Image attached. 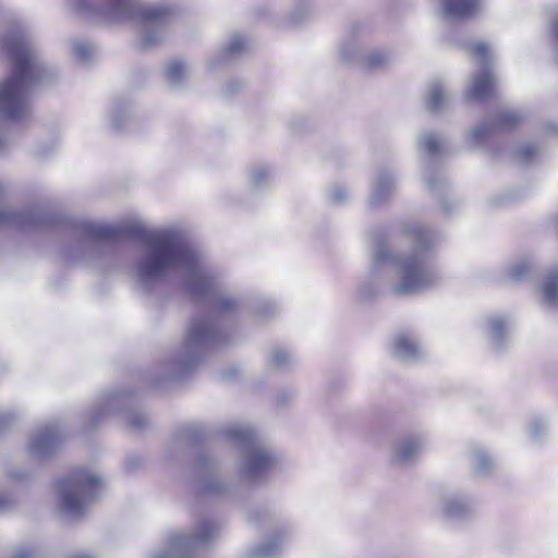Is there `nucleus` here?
<instances>
[{"label":"nucleus","instance_id":"nucleus-18","mask_svg":"<svg viewBox=\"0 0 558 558\" xmlns=\"http://www.w3.org/2000/svg\"><path fill=\"white\" fill-rule=\"evenodd\" d=\"M439 508L446 518L460 520L473 512L474 501L465 495L449 493L440 497Z\"/></svg>","mask_w":558,"mask_h":558},{"label":"nucleus","instance_id":"nucleus-23","mask_svg":"<svg viewBox=\"0 0 558 558\" xmlns=\"http://www.w3.org/2000/svg\"><path fill=\"white\" fill-rule=\"evenodd\" d=\"M418 148L430 158L444 155L446 138L438 132L424 131L420 134Z\"/></svg>","mask_w":558,"mask_h":558},{"label":"nucleus","instance_id":"nucleus-22","mask_svg":"<svg viewBox=\"0 0 558 558\" xmlns=\"http://www.w3.org/2000/svg\"><path fill=\"white\" fill-rule=\"evenodd\" d=\"M450 94L441 81H434L426 94L425 104L430 113L439 114L449 108Z\"/></svg>","mask_w":558,"mask_h":558},{"label":"nucleus","instance_id":"nucleus-47","mask_svg":"<svg viewBox=\"0 0 558 558\" xmlns=\"http://www.w3.org/2000/svg\"><path fill=\"white\" fill-rule=\"evenodd\" d=\"M553 31H554V38H555L554 58H555V62L558 64V19L556 20V22L553 25Z\"/></svg>","mask_w":558,"mask_h":558},{"label":"nucleus","instance_id":"nucleus-46","mask_svg":"<svg viewBox=\"0 0 558 558\" xmlns=\"http://www.w3.org/2000/svg\"><path fill=\"white\" fill-rule=\"evenodd\" d=\"M10 558H34V551L29 548H17Z\"/></svg>","mask_w":558,"mask_h":558},{"label":"nucleus","instance_id":"nucleus-52","mask_svg":"<svg viewBox=\"0 0 558 558\" xmlns=\"http://www.w3.org/2000/svg\"><path fill=\"white\" fill-rule=\"evenodd\" d=\"M441 205H442V207H444V210H446V211H449V210H450V209L448 208V206H447V201H446V199H444V201L441 202Z\"/></svg>","mask_w":558,"mask_h":558},{"label":"nucleus","instance_id":"nucleus-35","mask_svg":"<svg viewBox=\"0 0 558 558\" xmlns=\"http://www.w3.org/2000/svg\"><path fill=\"white\" fill-rule=\"evenodd\" d=\"M72 49L75 59L82 63H87L95 54V46L83 39L74 40Z\"/></svg>","mask_w":558,"mask_h":558},{"label":"nucleus","instance_id":"nucleus-21","mask_svg":"<svg viewBox=\"0 0 558 558\" xmlns=\"http://www.w3.org/2000/svg\"><path fill=\"white\" fill-rule=\"evenodd\" d=\"M365 46L362 38L353 31H348L339 46V57L343 62L359 64L362 61Z\"/></svg>","mask_w":558,"mask_h":558},{"label":"nucleus","instance_id":"nucleus-25","mask_svg":"<svg viewBox=\"0 0 558 558\" xmlns=\"http://www.w3.org/2000/svg\"><path fill=\"white\" fill-rule=\"evenodd\" d=\"M205 438V430L201 426H187L178 434L169 444V450L173 452L178 448L186 449L198 444Z\"/></svg>","mask_w":558,"mask_h":558},{"label":"nucleus","instance_id":"nucleus-51","mask_svg":"<svg viewBox=\"0 0 558 558\" xmlns=\"http://www.w3.org/2000/svg\"><path fill=\"white\" fill-rule=\"evenodd\" d=\"M72 558H94V557L90 555H86V554H80V555L73 556Z\"/></svg>","mask_w":558,"mask_h":558},{"label":"nucleus","instance_id":"nucleus-50","mask_svg":"<svg viewBox=\"0 0 558 558\" xmlns=\"http://www.w3.org/2000/svg\"><path fill=\"white\" fill-rule=\"evenodd\" d=\"M546 129L548 132L555 134V135H558V122H549L547 125H546Z\"/></svg>","mask_w":558,"mask_h":558},{"label":"nucleus","instance_id":"nucleus-10","mask_svg":"<svg viewBox=\"0 0 558 558\" xmlns=\"http://www.w3.org/2000/svg\"><path fill=\"white\" fill-rule=\"evenodd\" d=\"M218 465V459L207 449L201 448L197 450L194 468L198 474V492L210 497L235 498L240 484L219 475L216 472Z\"/></svg>","mask_w":558,"mask_h":558},{"label":"nucleus","instance_id":"nucleus-14","mask_svg":"<svg viewBox=\"0 0 558 558\" xmlns=\"http://www.w3.org/2000/svg\"><path fill=\"white\" fill-rule=\"evenodd\" d=\"M439 17L449 22H464L478 14L483 0H433Z\"/></svg>","mask_w":558,"mask_h":558},{"label":"nucleus","instance_id":"nucleus-29","mask_svg":"<svg viewBox=\"0 0 558 558\" xmlns=\"http://www.w3.org/2000/svg\"><path fill=\"white\" fill-rule=\"evenodd\" d=\"M472 471L478 476H487L494 470L495 462L486 449L474 447L471 450Z\"/></svg>","mask_w":558,"mask_h":558},{"label":"nucleus","instance_id":"nucleus-13","mask_svg":"<svg viewBox=\"0 0 558 558\" xmlns=\"http://www.w3.org/2000/svg\"><path fill=\"white\" fill-rule=\"evenodd\" d=\"M63 441L57 422H50L38 427L29 437L28 453L35 459H46L52 456Z\"/></svg>","mask_w":558,"mask_h":558},{"label":"nucleus","instance_id":"nucleus-43","mask_svg":"<svg viewBox=\"0 0 558 558\" xmlns=\"http://www.w3.org/2000/svg\"><path fill=\"white\" fill-rule=\"evenodd\" d=\"M379 294L377 288L372 287V284L365 283L359 288V296L363 301L371 300Z\"/></svg>","mask_w":558,"mask_h":558},{"label":"nucleus","instance_id":"nucleus-39","mask_svg":"<svg viewBox=\"0 0 558 558\" xmlns=\"http://www.w3.org/2000/svg\"><path fill=\"white\" fill-rule=\"evenodd\" d=\"M253 311L260 317H269L277 312L275 302L270 300H259L253 303Z\"/></svg>","mask_w":558,"mask_h":558},{"label":"nucleus","instance_id":"nucleus-9","mask_svg":"<svg viewBox=\"0 0 558 558\" xmlns=\"http://www.w3.org/2000/svg\"><path fill=\"white\" fill-rule=\"evenodd\" d=\"M218 532L219 525L215 521L202 519L191 534L171 535L166 547L154 553L151 558H194L209 547Z\"/></svg>","mask_w":558,"mask_h":558},{"label":"nucleus","instance_id":"nucleus-4","mask_svg":"<svg viewBox=\"0 0 558 558\" xmlns=\"http://www.w3.org/2000/svg\"><path fill=\"white\" fill-rule=\"evenodd\" d=\"M0 53L11 63L10 74L0 82V116L21 121L29 113V97L37 85L59 78V70L44 54L32 31L13 22L0 35Z\"/></svg>","mask_w":558,"mask_h":558},{"label":"nucleus","instance_id":"nucleus-28","mask_svg":"<svg viewBox=\"0 0 558 558\" xmlns=\"http://www.w3.org/2000/svg\"><path fill=\"white\" fill-rule=\"evenodd\" d=\"M245 49L244 39L240 35H234L230 41L210 59V66L214 68L220 62H227L236 59Z\"/></svg>","mask_w":558,"mask_h":558},{"label":"nucleus","instance_id":"nucleus-37","mask_svg":"<svg viewBox=\"0 0 558 558\" xmlns=\"http://www.w3.org/2000/svg\"><path fill=\"white\" fill-rule=\"evenodd\" d=\"M539 148L532 143H523L518 147L517 156L524 165H530L538 156Z\"/></svg>","mask_w":558,"mask_h":558},{"label":"nucleus","instance_id":"nucleus-5","mask_svg":"<svg viewBox=\"0 0 558 558\" xmlns=\"http://www.w3.org/2000/svg\"><path fill=\"white\" fill-rule=\"evenodd\" d=\"M83 17L108 23L136 22L142 26V48L162 41L174 13L170 3H134L132 0H66Z\"/></svg>","mask_w":558,"mask_h":558},{"label":"nucleus","instance_id":"nucleus-26","mask_svg":"<svg viewBox=\"0 0 558 558\" xmlns=\"http://www.w3.org/2000/svg\"><path fill=\"white\" fill-rule=\"evenodd\" d=\"M274 180V169L268 165H255L248 171V186L253 192L268 187Z\"/></svg>","mask_w":558,"mask_h":558},{"label":"nucleus","instance_id":"nucleus-2","mask_svg":"<svg viewBox=\"0 0 558 558\" xmlns=\"http://www.w3.org/2000/svg\"><path fill=\"white\" fill-rule=\"evenodd\" d=\"M197 260L210 274L197 278L199 291L194 293L187 284L191 268L180 266L178 270L183 275V290L194 301L211 302L214 311L190 320L181 344L163 362L161 376L154 379L157 387L166 380L183 377L197 367L210 351L230 345L238 339V323L233 316L246 305L247 299L243 295L222 293L219 269L210 265L198 252Z\"/></svg>","mask_w":558,"mask_h":558},{"label":"nucleus","instance_id":"nucleus-42","mask_svg":"<svg viewBox=\"0 0 558 558\" xmlns=\"http://www.w3.org/2000/svg\"><path fill=\"white\" fill-rule=\"evenodd\" d=\"M7 476L14 482H23L29 477V473L24 466H12L7 471Z\"/></svg>","mask_w":558,"mask_h":558},{"label":"nucleus","instance_id":"nucleus-20","mask_svg":"<svg viewBox=\"0 0 558 558\" xmlns=\"http://www.w3.org/2000/svg\"><path fill=\"white\" fill-rule=\"evenodd\" d=\"M537 290L546 307L558 308V268L556 266H550L543 271Z\"/></svg>","mask_w":558,"mask_h":558},{"label":"nucleus","instance_id":"nucleus-32","mask_svg":"<svg viewBox=\"0 0 558 558\" xmlns=\"http://www.w3.org/2000/svg\"><path fill=\"white\" fill-rule=\"evenodd\" d=\"M533 269V262L530 257H520L513 260L507 269V280L510 282H520L529 277Z\"/></svg>","mask_w":558,"mask_h":558},{"label":"nucleus","instance_id":"nucleus-15","mask_svg":"<svg viewBox=\"0 0 558 558\" xmlns=\"http://www.w3.org/2000/svg\"><path fill=\"white\" fill-rule=\"evenodd\" d=\"M512 320L509 316L494 314L487 317L485 333L495 352L505 351L512 342Z\"/></svg>","mask_w":558,"mask_h":558},{"label":"nucleus","instance_id":"nucleus-24","mask_svg":"<svg viewBox=\"0 0 558 558\" xmlns=\"http://www.w3.org/2000/svg\"><path fill=\"white\" fill-rule=\"evenodd\" d=\"M295 364L294 354L286 347L275 345L268 351L267 365L278 372H288Z\"/></svg>","mask_w":558,"mask_h":558},{"label":"nucleus","instance_id":"nucleus-40","mask_svg":"<svg viewBox=\"0 0 558 558\" xmlns=\"http://www.w3.org/2000/svg\"><path fill=\"white\" fill-rule=\"evenodd\" d=\"M126 110L124 106L117 104L111 110V124L116 129H121L123 126L124 118Z\"/></svg>","mask_w":558,"mask_h":558},{"label":"nucleus","instance_id":"nucleus-17","mask_svg":"<svg viewBox=\"0 0 558 558\" xmlns=\"http://www.w3.org/2000/svg\"><path fill=\"white\" fill-rule=\"evenodd\" d=\"M427 445L423 435L405 436L398 441L395 447L392 460L398 465H409L413 463Z\"/></svg>","mask_w":558,"mask_h":558},{"label":"nucleus","instance_id":"nucleus-8","mask_svg":"<svg viewBox=\"0 0 558 558\" xmlns=\"http://www.w3.org/2000/svg\"><path fill=\"white\" fill-rule=\"evenodd\" d=\"M113 415L121 417L133 429L140 430L147 425V416L137 408L135 397L126 390L102 393L90 411L88 425L96 427Z\"/></svg>","mask_w":558,"mask_h":558},{"label":"nucleus","instance_id":"nucleus-7","mask_svg":"<svg viewBox=\"0 0 558 558\" xmlns=\"http://www.w3.org/2000/svg\"><path fill=\"white\" fill-rule=\"evenodd\" d=\"M101 478L85 470L75 469L58 482V504L69 518L81 517L87 505L101 492Z\"/></svg>","mask_w":558,"mask_h":558},{"label":"nucleus","instance_id":"nucleus-3","mask_svg":"<svg viewBox=\"0 0 558 558\" xmlns=\"http://www.w3.org/2000/svg\"><path fill=\"white\" fill-rule=\"evenodd\" d=\"M395 241L407 247L392 250L385 239L374 238L369 248L374 267L390 265L393 278L387 291L396 296H409L437 287L442 275L436 265L438 233L433 228L405 221L398 226Z\"/></svg>","mask_w":558,"mask_h":558},{"label":"nucleus","instance_id":"nucleus-30","mask_svg":"<svg viewBox=\"0 0 558 558\" xmlns=\"http://www.w3.org/2000/svg\"><path fill=\"white\" fill-rule=\"evenodd\" d=\"M391 59V53L385 49L365 50L360 65L367 70H380L386 68Z\"/></svg>","mask_w":558,"mask_h":558},{"label":"nucleus","instance_id":"nucleus-45","mask_svg":"<svg viewBox=\"0 0 558 558\" xmlns=\"http://www.w3.org/2000/svg\"><path fill=\"white\" fill-rule=\"evenodd\" d=\"M12 507H13V499L10 496L0 493V512L8 511Z\"/></svg>","mask_w":558,"mask_h":558},{"label":"nucleus","instance_id":"nucleus-38","mask_svg":"<svg viewBox=\"0 0 558 558\" xmlns=\"http://www.w3.org/2000/svg\"><path fill=\"white\" fill-rule=\"evenodd\" d=\"M310 16L308 9L303 5L295 9L293 12L289 14L282 22V27H295L302 24Z\"/></svg>","mask_w":558,"mask_h":558},{"label":"nucleus","instance_id":"nucleus-12","mask_svg":"<svg viewBox=\"0 0 558 558\" xmlns=\"http://www.w3.org/2000/svg\"><path fill=\"white\" fill-rule=\"evenodd\" d=\"M476 58L480 70L473 75L465 96L470 100H484L495 93V78L492 73V54L487 44L478 41L470 47Z\"/></svg>","mask_w":558,"mask_h":558},{"label":"nucleus","instance_id":"nucleus-31","mask_svg":"<svg viewBox=\"0 0 558 558\" xmlns=\"http://www.w3.org/2000/svg\"><path fill=\"white\" fill-rule=\"evenodd\" d=\"M165 74L171 87H181L189 75V65L181 60H172L168 63Z\"/></svg>","mask_w":558,"mask_h":558},{"label":"nucleus","instance_id":"nucleus-44","mask_svg":"<svg viewBox=\"0 0 558 558\" xmlns=\"http://www.w3.org/2000/svg\"><path fill=\"white\" fill-rule=\"evenodd\" d=\"M295 391L292 389H281L277 393V401L280 405L286 407L295 399Z\"/></svg>","mask_w":558,"mask_h":558},{"label":"nucleus","instance_id":"nucleus-27","mask_svg":"<svg viewBox=\"0 0 558 558\" xmlns=\"http://www.w3.org/2000/svg\"><path fill=\"white\" fill-rule=\"evenodd\" d=\"M523 119L524 116L521 111L507 108L497 111L489 120L496 132H504L515 128Z\"/></svg>","mask_w":558,"mask_h":558},{"label":"nucleus","instance_id":"nucleus-53","mask_svg":"<svg viewBox=\"0 0 558 558\" xmlns=\"http://www.w3.org/2000/svg\"><path fill=\"white\" fill-rule=\"evenodd\" d=\"M3 145H4L3 137H2V136H0V148H2V147H3Z\"/></svg>","mask_w":558,"mask_h":558},{"label":"nucleus","instance_id":"nucleus-16","mask_svg":"<svg viewBox=\"0 0 558 558\" xmlns=\"http://www.w3.org/2000/svg\"><path fill=\"white\" fill-rule=\"evenodd\" d=\"M397 190V177L391 169H378L373 178L368 203L379 206L389 201Z\"/></svg>","mask_w":558,"mask_h":558},{"label":"nucleus","instance_id":"nucleus-49","mask_svg":"<svg viewBox=\"0 0 558 558\" xmlns=\"http://www.w3.org/2000/svg\"><path fill=\"white\" fill-rule=\"evenodd\" d=\"M242 86L240 82H231L226 85V94H233Z\"/></svg>","mask_w":558,"mask_h":558},{"label":"nucleus","instance_id":"nucleus-1","mask_svg":"<svg viewBox=\"0 0 558 558\" xmlns=\"http://www.w3.org/2000/svg\"><path fill=\"white\" fill-rule=\"evenodd\" d=\"M0 226L20 229L63 227L72 238L61 247L63 259L99 270H105L113 257V247L107 241L140 239L142 248L133 262L132 274L136 288L145 293L154 291L180 266L191 268L187 284L194 293L199 291L197 278L209 274L198 263L197 251L177 228L146 231L142 223L134 220L101 223L70 218L43 207L15 210L1 206Z\"/></svg>","mask_w":558,"mask_h":558},{"label":"nucleus","instance_id":"nucleus-11","mask_svg":"<svg viewBox=\"0 0 558 558\" xmlns=\"http://www.w3.org/2000/svg\"><path fill=\"white\" fill-rule=\"evenodd\" d=\"M244 512L251 523L274 524L277 527L270 539L247 548L246 556L250 558H278L282 546L290 539L293 533L291 523L280 520L265 508H244Z\"/></svg>","mask_w":558,"mask_h":558},{"label":"nucleus","instance_id":"nucleus-6","mask_svg":"<svg viewBox=\"0 0 558 558\" xmlns=\"http://www.w3.org/2000/svg\"><path fill=\"white\" fill-rule=\"evenodd\" d=\"M227 440L243 450L240 473L242 478L257 482L279 462L276 451L267 447L247 425L230 424L222 429Z\"/></svg>","mask_w":558,"mask_h":558},{"label":"nucleus","instance_id":"nucleus-48","mask_svg":"<svg viewBox=\"0 0 558 558\" xmlns=\"http://www.w3.org/2000/svg\"><path fill=\"white\" fill-rule=\"evenodd\" d=\"M12 421L11 415L0 412V430L7 427Z\"/></svg>","mask_w":558,"mask_h":558},{"label":"nucleus","instance_id":"nucleus-36","mask_svg":"<svg viewBox=\"0 0 558 558\" xmlns=\"http://www.w3.org/2000/svg\"><path fill=\"white\" fill-rule=\"evenodd\" d=\"M548 430L547 422L542 417H534L529 423V436L534 441H539Z\"/></svg>","mask_w":558,"mask_h":558},{"label":"nucleus","instance_id":"nucleus-34","mask_svg":"<svg viewBox=\"0 0 558 558\" xmlns=\"http://www.w3.org/2000/svg\"><path fill=\"white\" fill-rule=\"evenodd\" d=\"M423 182L430 192L441 191L447 184L446 179L430 165H426L423 170Z\"/></svg>","mask_w":558,"mask_h":558},{"label":"nucleus","instance_id":"nucleus-33","mask_svg":"<svg viewBox=\"0 0 558 558\" xmlns=\"http://www.w3.org/2000/svg\"><path fill=\"white\" fill-rule=\"evenodd\" d=\"M495 132L496 130L493 126L490 120L486 119L476 126H474L472 130H470L466 137V142L472 147H478L485 142V138L488 135Z\"/></svg>","mask_w":558,"mask_h":558},{"label":"nucleus","instance_id":"nucleus-19","mask_svg":"<svg viewBox=\"0 0 558 558\" xmlns=\"http://www.w3.org/2000/svg\"><path fill=\"white\" fill-rule=\"evenodd\" d=\"M392 354L404 363H414L423 360L425 356L423 348L416 338L410 333H400L395 338Z\"/></svg>","mask_w":558,"mask_h":558},{"label":"nucleus","instance_id":"nucleus-41","mask_svg":"<svg viewBox=\"0 0 558 558\" xmlns=\"http://www.w3.org/2000/svg\"><path fill=\"white\" fill-rule=\"evenodd\" d=\"M349 198V193L343 186H333L329 191V199L336 205L343 204Z\"/></svg>","mask_w":558,"mask_h":558}]
</instances>
